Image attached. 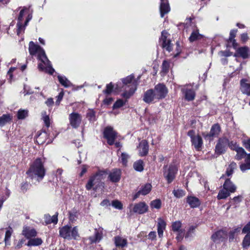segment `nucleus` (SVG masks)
Segmentation results:
<instances>
[{
    "label": "nucleus",
    "instance_id": "1",
    "mask_svg": "<svg viewBox=\"0 0 250 250\" xmlns=\"http://www.w3.org/2000/svg\"><path fill=\"white\" fill-rule=\"evenodd\" d=\"M29 51L31 55L37 54L38 59L40 61L38 64V68L40 71H44L52 75L55 71L51 62L48 59L44 50L39 45L30 42L29 44Z\"/></svg>",
    "mask_w": 250,
    "mask_h": 250
},
{
    "label": "nucleus",
    "instance_id": "2",
    "mask_svg": "<svg viewBox=\"0 0 250 250\" xmlns=\"http://www.w3.org/2000/svg\"><path fill=\"white\" fill-rule=\"evenodd\" d=\"M26 174L32 179H35L38 182L42 180L45 174V169L42 160L41 158L36 159L31 165Z\"/></svg>",
    "mask_w": 250,
    "mask_h": 250
},
{
    "label": "nucleus",
    "instance_id": "3",
    "mask_svg": "<svg viewBox=\"0 0 250 250\" xmlns=\"http://www.w3.org/2000/svg\"><path fill=\"white\" fill-rule=\"evenodd\" d=\"M106 175L104 171H99L91 176L86 185V189L89 190L93 188V190L96 191L99 188H103L104 184L102 181L105 178Z\"/></svg>",
    "mask_w": 250,
    "mask_h": 250
},
{
    "label": "nucleus",
    "instance_id": "4",
    "mask_svg": "<svg viewBox=\"0 0 250 250\" xmlns=\"http://www.w3.org/2000/svg\"><path fill=\"white\" fill-rule=\"evenodd\" d=\"M122 81L125 89V91L122 94V96L126 99H128L136 90L137 82L134 80V77L132 75L123 79Z\"/></svg>",
    "mask_w": 250,
    "mask_h": 250
},
{
    "label": "nucleus",
    "instance_id": "5",
    "mask_svg": "<svg viewBox=\"0 0 250 250\" xmlns=\"http://www.w3.org/2000/svg\"><path fill=\"white\" fill-rule=\"evenodd\" d=\"M59 232L61 237L68 240L72 239L77 240L80 237L77 227L72 228L68 226H65L60 229Z\"/></svg>",
    "mask_w": 250,
    "mask_h": 250
},
{
    "label": "nucleus",
    "instance_id": "6",
    "mask_svg": "<svg viewBox=\"0 0 250 250\" xmlns=\"http://www.w3.org/2000/svg\"><path fill=\"white\" fill-rule=\"evenodd\" d=\"M153 90L158 101L165 98L168 93L167 87L163 83L156 85Z\"/></svg>",
    "mask_w": 250,
    "mask_h": 250
},
{
    "label": "nucleus",
    "instance_id": "7",
    "mask_svg": "<svg viewBox=\"0 0 250 250\" xmlns=\"http://www.w3.org/2000/svg\"><path fill=\"white\" fill-rule=\"evenodd\" d=\"M104 135L109 145H112L114 144L115 140L117 137V133L113 130L112 127H106L104 129Z\"/></svg>",
    "mask_w": 250,
    "mask_h": 250
},
{
    "label": "nucleus",
    "instance_id": "8",
    "mask_svg": "<svg viewBox=\"0 0 250 250\" xmlns=\"http://www.w3.org/2000/svg\"><path fill=\"white\" fill-rule=\"evenodd\" d=\"M188 135L191 139L192 145L197 150H199L203 145L202 138L199 135H196L195 132L191 130L188 133Z\"/></svg>",
    "mask_w": 250,
    "mask_h": 250
},
{
    "label": "nucleus",
    "instance_id": "9",
    "mask_svg": "<svg viewBox=\"0 0 250 250\" xmlns=\"http://www.w3.org/2000/svg\"><path fill=\"white\" fill-rule=\"evenodd\" d=\"M164 175L167 180L168 183H171L175 178V174L177 171V167L173 165H170L168 168L167 167H164Z\"/></svg>",
    "mask_w": 250,
    "mask_h": 250
},
{
    "label": "nucleus",
    "instance_id": "10",
    "mask_svg": "<svg viewBox=\"0 0 250 250\" xmlns=\"http://www.w3.org/2000/svg\"><path fill=\"white\" fill-rule=\"evenodd\" d=\"M229 147L231 149L235 150L236 152L237 153L235 156L236 160H241L245 156H246L247 155L244 149L241 147H239L237 144L233 141L230 142Z\"/></svg>",
    "mask_w": 250,
    "mask_h": 250
},
{
    "label": "nucleus",
    "instance_id": "11",
    "mask_svg": "<svg viewBox=\"0 0 250 250\" xmlns=\"http://www.w3.org/2000/svg\"><path fill=\"white\" fill-rule=\"evenodd\" d=\"M229 143L227 138H220L215 147V153L218 155L224 153L226 150L227 146H229Z\"/></svg>",
    "mask_w": 250,
    "mask_h": 250
},
{
    "label": "nucleus",
    "instance_id": "12",
    "mask_svg": "<svg viewBox=\"0 0 250 250\" xmlns=\"http://www.w3.org/2000/svg\"><path fill=\"white\" fill-rule=\"evenodd\" d=\"M70 125L73 128H78L82 122V117L81 114L77 112H72L69 115Z\"/></svg>",
    "mask_w": 250,
    "mask_h": 250
},
{
    "label": "nucleus",
    "instance_id": "13",
    "mask_svg": "<svg viewBox=\"0 0 250 250\" xmlns=\"http://www.w3.org/2000/svg\"><path fill=\"white\" fill-rule=\"evenodd\" d=\"M240 90L242 94L250 96V78H242L240 81Z\"/></svg>",
    "mask_w": 250,
    "mask_h": 250
},
{
    "label": "nucleus",
    "instance_id": "14",
    "mask_svg": "<svg viewBox=\"0 0 250 250\" xmlns=\"http://www.w3.org/2000/svg\"><path fill=\"white\" fill-rule=\"evenodd\" d=\"M143 101L148 104L154 103L158 101L155 96L153 89H149L145 91L143 96Z\"/></svg>",
    "mask_w": 250,
    "mask_h": 250
},
{
    "label": "nucleus",
    "instance_id": "15",
    "mask_svg": "<svg viewBox=\"0 0 250 250\" xmlns=\"http://www.w3.org/2000/svg\"><path fill=\"white\" fill-rule=\"evenodd\" d=\"M182 91L184 95L185 99L188 101H191L194 99L195 92L190 85H186L182 88Z\"/></svg>",
    "mask_w": 250,
    "mask_h": 250
},
{
    "label": "nucleus",
    "instance_id": "16",
    "mask_svg": "<svg viewBox=\"0 0 250 250\" xmlns=\"http://www.w3.org/2000/svg\"><path fill=\"white\" fill-rule=\"evenodd\" d=\"M148 206L144 202H140L135 204L133 208V211L134 213L142 214L145 213L148 211Z\"/></svg>",
    "mask_w": 250,
    "mask_h": 250
},
{
    "label": "nucleus",
    "instance_id": "17",
    "mask_svg": "<svg viewBox=\"0 0 250 250\" xmlns=\"http://www.w3.org/2000/svg\"><path fill=\"white\" fill-rule=\"evenodd\" d=\"M167 36L168 33L166 31H162L160 41L162 42V47L168 52H170L172 50V44L170 43V41L167 39Z\"/></svg>",
    "mask_w": 250,
    "mask_h": 250
},
{
    "label": "nucleus",
    "instance_id": "18",
    "mask_svg": "<svg viewBox=\"0 0 250 250\" xmlns=\"http://www.w3.org/2000/svg\"><path fill=\"white\" fill-rule=\"evenodd\" d=\"M151 185L147 183L141 187L139 190L134 195L133 200H135L140 195H146L151 191Z\"/></svg>",
    "mask_w": 250,
    "mask_h": 250
},
{
    "label": "nucleus",
    "instance_id": "19",
    "mask_svg": "<svg viewBox=\"0 0 250 250\" xmlns=\"http://www.w3.org/2000/svg\"><path fill=\"white\" fill-rule=\"evenodd\" d=\"M227 237V234L226 232L222 230H220L212 235L211 239L215 243H220L225 240Z\"/></svg>",
    "mask_w": 250,
    "mask_h": 250
},
{
    "label": "nucleus",
    "instance_id": "20",
    "mask_svg": "<svg viewBox=\"0 0 250 250\" xmlns=\"http://www.w3.org/2000/svg\"><path fill=\"white\" fill-rule=\"evenodd\" d=\"M22 234L27 239H30L32 237H35L37 232L36 230L30 227L24 226L23 228Z\"/></svg>",
    "mask_w": 250,
    "mask_h": 250
},
{
    "label": "nucleus",
    "instance_id": "21",
    "mask_svg": "<svg viewBox=\"0 0 250 250\" xmlns=\"http://www.w3.org/2000/svg\"><path fill=\"white\" fill-rule=\"evenodd\" d=\"M28 10L26 8H24L22 9L20 12L18 17V22L17 23V34L20 35L21 33L23 32L25 29V26H23L22 24V21L23 19V17L24 16V13L25 11Z\"/></svg>",
    "mask_w": 250,
    "mask_h": 250
},
{
    "label": "nucleus",
    "instance_id": "22",
    "mask_svg": "<svg viewBox=\"0 0 250 250\" xmlns=\"http://www.w3.org/2000/svg\"><path fill=\"white\" fill-rule=\"evenodd\" d=\"M170 7L167 0H161L160 11L161 17L163 18L164 15L170 11Z\"/></svg>",
    "mask_w": 250,
    "mask_h": 250
},
{
    "label": "nucleus",
    "instance_id": "23",
    "mask_svg": "<svg viewBox=\"0 0 250 250\" xmlns=\"http://www.w3.org/2000/svg\"><path fill=\"white\" fill-rule=\"evenodd\" d=\"M121 171L119 169H114L109 174L108 177L112 182H118L121 178Z\"/></svg>",
    "mask_w": 250,
    "mask_h": 250
},
{
    "label": "nucleus",
    "instance_id": "24",
    "mask_svg": "<svg viewBox=\"0 0 250 250\" xmlns=\"http://www.w3.org/2000/svg\"><path fill=\"white\" fill-rule=\"evenodd\" d=\"M139 154L141 156L146 155L148 153V145L146 140H142L140 142L138 146Z\"/></svg>",
    "mask_w": 250,
    "mask_h": 250
},
{
    "label": "nucleus",
    "instance_id": "25",
    "mask_svg": "<svg viewBox=\"0 0 250 250\" xmlns=\"http://www.w3.org/2000/svg\"><path fill=\"white\" fill-rule=\"evenodd\" d=\"M166 223L161 218L158 219V224H157V232L158 236L160 238H162L163 236V232L164 230L166 229Z\"/></svg>",
    "mask_w": 250,
    "mask_h": 250
},
{
    "label": "nucleus",
    "instance_id": "26",
    "mask_svg": "<svg viewBox=\"0 0 250 250\" xmlns=\"http://www.w3.org/2000/svg\"><path fill=\"white\" fill-rule=\"evenodd\" d=\"M220 131V126L218 124L214 125L211 128L209 133L205 136L206 139H210V137L217 136Z\"/></svg>",
    "mask_w": 250,
    "mask_h": 250
},
{
    "label": "nucleus",
    "instance_id": "27",
    "mask_svg": "<svg viewBox=\"0 0 250 250\" xmlns=\"http://www.w3.org/2000/svg\"><path fill=\"white\" fill-rule=\"evenodd\" d=\"M223 188L230 193H234L237 188L236 186L229 179L226 180L223 185Z\"/></svg>",
    "mask_w": 250,
    "mask_h": 250
},
{
    "label": "nucleus",
    "instance_id": "28",
    "mask_svg": "<svg viewBox=\"0 0 250 250\" xmlns=\"http://www.w3.org/2000/svg\"><path fill=\"white\" fill-rule=\"evenodd\" d=\"M187 201L192 208H197L201 204L199 199L194 196H188L187 198Z\"/></svg>",
    "mask_w": 250,
    "mask_h": 250
},
{
    "label": "nucleus",
    "instance_id": "29",
    "mask_svg": "<svg viewBox=\"0 0 250 250\" xmlns=\"http://www.w3.org/2000/svg\"><path fill=\"white\" fill-rule=\"evenodd\" d=\"M237 52L243 59L247 58L250 56V50L247 47H242L238 48Z\"/></svg>",
    "mask_w": 250,
    "mask_h": 250
},
{
    "label": "nucleus",
    "instance_id": "30",
    "mask_svg": "<svg viewBox=\"0 0 250 250\" xmlns=\"http://www.w3.org/2000/svg\"><path fill=\"white\" fill-rule=\"evenodd\" d=\"M114 240L117 247L123 248L127 245V242L125 238L118 236L115 237Z\"/></svg>",
    "mask_w": 250,
    "mask_h": 250
},
{
    "label": "nucleus",
    "instance_id": "31",
    "mask_svg": "<svg viewBox=\"0 0 250 250\" xmlns=\"http://www.w3.org/2000/svg\"><path fill=\"white\" fill-rule=\"evenodd\" d=\"M245 163H242L240 166V168L243 172L247 170L250 169V154L247 155L245 159Z\"/></svg>",
    "mask_w": 250,
    "mask_h": 250
},
{
    "label": "nucleus",
    "instance_id": "32",
    "mask_svg": "<svg viewBox=\"0 0 250 250\" xmlns=\"http://www.w3.org/2000/svg\"><path fill=\"white\" fill-rule=\"evenodd\" d=\"M102 238V234L96 229H95L94 234L93 236H90L88 239L91 244L99 242Z\"/></svg>",
    "mask_w": 250,
    "mask_h": 250
},
{
    "label": "nucleus",
    "instance_id": "33",
    "mask_svg": "<svg viewBox=\"0 0 250 250\" xmlns=\"http://www.w3.org/2000/svg\"><path fill=\"white\" fill-rule=\"evenodd\" d=\"M203 38V35L199 32L198 29L193 30L189 37L190 42H193L196 40H200Z\"/></svg>",
    "mask_w": 250,
    "mask_h": 250
},
{
    "label": "nucleus",
    "instance_id": "34",
    "mask_svg": "<svg viewBox=\"0 0 250 250\" xmlns=\"http://www.w3.org/2000/svg\"><path fill=\"white\" fill-rule=\"evenodd\" d=\"M12 119V116L9 114H3L0 117V126L4 125L7 123H10Z\"/></svg>",
    "mask_w": 250,
    "mask_h": 250
},
{
    "label": "nucleus",
    "instance_id": "35",
    "mask_svg": "<svg viewBox=\"0 0 250 250\" xmlns=\"http://www.w3.org/2000/svg\"><path fill=\"white\" fill-rule=\"evenodd\" d=\"M58 79L60 83L65 87H69L72 85L71 83L64 76L58 75Z\"/></svg>",
    "mask_w": 250,
    "mask_h": 250
},
{
    "label": "nucleus",
    "instance_id": "36",
    "mask_svg": "<svg viewBox=\"0 0 250 250\" xmlns=\"http://www.w3.org/2000/svg\"><path fill=\"white\" fill-rule=\"evenodd\" d=\"M42 243V241L40 238H31L26 245L28 247L38 246L41 245Z\"/></svg>",
    "mask_w": 250,
    "mask_h": 250
},
{
    "label": "nucleus",
    "instance_id": "37",
    "mask_svg": "<svg viewBox=\"0 0 250 250\" xmlns=\"http://www.w3.org/2000/svg\"><path fill=\"white\" fill-rule=\"evenodd\" d=\"M236 32L237 30H232L230 31L229 34V37L228 41L229 43H232V45L234 48H235L237 46V43L236 42V41L234 39V38L236 34Z\"/></svg>",
    "mask_w": 250,
    "mask_h": 250
},
{
    "label": "nucleus",
    "instance_id": "38",
    "mask_svg": "<svg viewBox=\"0 0 250 250\" xmlns=\"http://www.w3.org/2000/svg\"><path fill=\"white\" fill-rule=\"evenodd\" d=\"M240 227H238L231 230L229 233V241L230 242L234 241V240L235 239L236 236L238 235V233L240 231Z\"/></svg>",
    "mask_w": 250,
    "mask_h": 250
},
{
    "label": "nucleus",
    "instance_id": "39",
    "mask_svg": "<svg viewBox=\"0 0 250 250\" xmlns=\"http://www.w3.org/2000/svg\"><path fill=\"white\" fill-rule=\"evenodd\" d=\"M172 230L173 232H177L184 231L182 229V223L179 221H176L172 223L171 225Z\"/></svg>",
    "mask_w": 250,
    "mask_h": 250
},
{
    "label": "nucleus",
    "instance_id": "40",
    "mask_svg": "<svg viewBox=\"0 0 250 250\" xmlns=\"http://www.w3.org/2000/svg\"><path fill=\"white\" fill-rule=\"evenodd\" d=\"M230 194V193L227 190L225 189V188H223L218 193L217 195V198L219 200L226 199L228 197H229Z\"/></svg>",
    "mask_w": 250,
    "mask_h": 250
},
{
    "label": "nucleus",
    "instance_id": "41",
    "mask_svg": "<svg viewBox=\"0 0 250 250\" xmlns=\"http://www.w3.org/2000/svg\"><path fill=\"white\" fill-rule=\"evenodd\" d=\"M28 115V110L27 109H20L17 113V118L19 120L24 119Z\"/></svg>",
    "mask_w": 250,
    "mask_h": 250
},
{
    "label": "nucleus",
    "instance_id": "42",
    "mask_svg": "<svg viewBox=\"0 0 250 250\" xmlns=\"http://www.w3.org/2000/svg\"><path fill=\"white\" fill-rule=\"evenodd\" d=\"M13 232V230L12 228L8 227L6 229V231L5 232L4 241L6 245H7L9 240L10 239L11 236Z\"/></svg>",
    "mask_w": 250,
    "mask_h": 250
},
{
    "label": "nucleus",
    "instance_id": "43",
    "mask_svg": "<svg viewBox=\"0 0 250 250\" xmlns=\"http://www.w3.org/2000/svg\"><path fill=\"white\" fill-rule=\"evenodd\" d=\"M10 194V191L9 189L6 188L5 189V194H0V208L2 207L3 203L4 201L9 196Z\"/></svg>",
    "mask_w": 250,
    "mask_h": 250
},
{
    "label": "nucleus",
    "instance_id": "44",
    "mask_svg": "<svg viewBox=\"0 0 250 250\" xmlns=\"http://www.w3.org/2000/svg\"><path fill=\"white\" fill-rule=\"evenodd\" d=\"M42 119L43 120L45 125L47 127H49L50 125V120L49 116L46 114L45 111L42 112Z\"/></svg>",
    "mask_w": 250,
    "mask_h": 250
},
{
    "label": "nucleus",
    "instance_id": "45",
    "mask_svg": "<svg viewBox=\"0 0 250 250\" xmlns=\"http://www.w3.org/2000/svg\"><path fill=\"white\" fill-rule=\"evenodd\" d=\"M133 167L137 171H143L144 169L143 162L141 160H139L135 162L133 164Z\"/></svg>",
    "mask_w": 250,
    "mask_h": 250
},
{
    "label": "nucleus",
    "instance_id": "46",
    "mask_svg": "<svg viewBox=\"0 0 250 250\" xmlns=\"http://www.w3.org/2000/svg\"><path fill=\"white\" fill-rule=\"evenodd\" d=\"M150 206L151 208L159 209L161 207V202L159 199H155L151 202Z\"/></svg>",
    "mask_w": 250,
    "mask_h": 250
},
{
    "label": "nucleus",
    "instance_id": "47",
    "mask_svg": "<svg viewBox=\"0 0 250 250\" xmlns=\"http://www.w3.org/2000/svg\"><path fill=\"white\" fill-rule=\"evenodd\" d=\"M242 245L243 248L246 249L250 246V235H246L243 240Z\"/></svg>",
    "mask_w": 250,
    "mask_h": 250
},
{
    "label": "nucleus",
    "instance_id": "48",
    "mask_svg": "<svg viewBox=\"0 0 250 250\" xmlns=\"http://www.w3.org/2000/svg\"><path fill=\"white\" fill-rule=\"evenodd\" d=\"M173 193L175 197L178 198L182 197L185 195V191L181 189H174Z\"/></svg>",
    "mask_w": 250,
    "mask_h": 250
},
{
    "label": "nucleus",
    "instance_id": "49",
    "mask_svg": "<svg viewBox=\"0 0 250 250\" xmlns=\"http://www.w3.org/2000/svg\"><path fill=\"white\" fill-rule=\"evenodd\" d=\"M129 155L125 153H122L121 156V162L124 166H126L127 160L129 159Z\"/></svg>",
    "mask_w": 250,
    "mask_h": 250
},
{
    "label": "nucleus",
    "instance_id": "50",
    "mask_svg": "<svg viewBox=\"0 0 250 250\" xmlns=\"http://www.w3.org/2000/svg\"><path fill=\"white\" fill-rule=\"evenodd\" d=\"M113 85L111 83L107 84L106 86V89L104 90L103 92L107 95L111 94L113 91Z\"/></svg>",
    "mask_w": 250,
    "mask_h": 250
},
{
    "label": "nucleus",
    "instance_id": "51",
    "mask_svg": "<svg viewBox=\"0 0 250 250\" xmlns=\"http://www.w3.org/2000/svg\"><path fill=\"white\" fill-rule=\"evenodd\" d=\"M169 66V63L167 61H164L163 62V64H162V72L163 74H165L168 71Z\"/></svg>",
    "mask_w": 250,
    "mask_h": 250
},
{
    "label": "nucleus",
    "instance_id": "52",
    "mask_svg": "<svg viewBox=\"0 0 250 250\" xmlns=\"http://www.w3.org/2000/svg\"><path fill=\"white\" fill-rule=\"evenodd\" d=\"M87 117L88 120L91 122H94L95 120V113L93 110H89L87 113Z\"/></svg>",
    "mask_w": 250,
    "mask_h": 250
},
{
    "label": "nucleus",
    "instance_id": "53",
    "mask_svg": "<svg viewBox=\"0 0 250 250\" xmlns=\"http://www.w3.org/2000/svg\"><path fill=\"white\" fill-rule=\"evenodd\" d=\"M112 206L116 209H122L123 208V205L121 202L118 200H114L112 203Z\"/></svg>",
    "mask_w": 250,
    "mask_h": 250
},
{
    "label": "nucleus",
    "instance_id": "54",
    "mask_svg": "<svg viewBox=\"0 0 250 250\" xmlns=\"http://www.w3.org/2000/svg\"><path fill=\"white\" fill-rule=\"evenodd\" d=\"M242 233L250 235V222H249L242 229Z\"/></svg>",
    "mask_w": 250,
    "mask_h": 250
},
{
    "label": "nucleus",
    "instance_id": "55",
    "mask_svg": "<svg viewBox=\"0 0 250 250\" xmlns=\"http://www.w3.org/2000/svg\"><path fill=\"white\" fill-rule=\"evenodd\" d=\"M125 104V102L122 100H117L113 105V108H119Z\"/></svg>",
    "mask_w": 250,
    "mask_h": 250
},
{
    "label": "nucleus",
    "instance_id": "56",
    "mask_svg": "<svg viewBox=\"0 0 250 250\" xmlns=\"http://www.w3.org/2000/svg\"><path fill=\"white\" fill-rule=\"evenodd\" d=\"M242 201V196H238L234 197L232 199V201L231 202V204H232V202L234 203V204H238Z\"/></svg>",
    "mask_w": 250,
    "mask_h": 250
},
{
    "label": "nucleus",
    "instance_id": "57",
    "mask_svg": "<svg viewBox=\"0 0 250 250\" xmlns=\"http://www.w3.org/2000/svg\"><path fill=\"white\" fill-rule=\"evenodd\" d=\"M243 144L245 148L250 152V139L244 140Z\"/></svg>",
    "mask_w": 250,
    "mask_h": 250
},
{
    "label": "nucleus",
    "instance_id": "58",
    "mask_svg": "<svg viewBox=\"0 0 250 250\" xmlns=\"http://www.w3.org/2000/svg\"><path fill=\"white\" fill-rule=\"evenodd\" d=\"M156 237V233L155 231H151L149 232L148 235V238L149 239L151 240H155Z\"/></svg>",
    "mask_w": 250,
    "mask_h": 250
},
{
    "label": "nucleus",
    "instance_id": "59",
    "mask_svg": "<svg viewBox=\"0 0 250 250\" xmlns=\"http://www.w3.org/2000/svg\"><path fill=\"white\" fill-rule=\"evenodd\" d=\"M63 96V92H61L59 93V95L57 97V99L56 100V103L57 105H59L60 104V103L61 101V100H62Z\"/></svg>",
    "mask_w": 250,
    "mask_h": 250
},
{
    "label": "nucleus",
    "instance_id": "60",
    "mask_svg": "<svg viewBox=\"0 0 250 250\" xmlns=\"http://www.w3.org/2000/svg\"><path fill=\"white\" fill-rule=\"evenodd\" d=\"M177 236L176 238L178 241H180L182 240L184 235V231L177 232Z\"/></svg>",
    "mask_w": 250,
    "mask_h": 250
},
{
    "label": "nucleus",
    "instance_id": "61",
    "mask_svg": "<svg viewBox=\"0 0 250 250\" xmlns=\"http://www.w3.org/2000/svg\"><path fill=\"white\" fill-rule=\"evenodd\" d=\"M30 185L27 183H24L21 185V189L22 191H26V190L30 187Z\"/></svg>",
    "mask_w": 250,
    "mask_h": 250
},
{
    "label": "nucleus",
    "instance_id": "62",
    "mask_svg": "<svg viewBox=\"0 0 250 250\" xmlns=\"http://www.w3.org/2000/svg\"><path fill=\"white\" fill-rule=\"evenodd\" d=\"M45 104L49 107L52 106L54 104L53 99L51 98H48L46 101Z\"/></svg>",
    "mask_w": 250,
    "mask_h": 250
},
{
    "label": "nucleus",
    "instance_id": "63",
    "mask_svg": "<svg viewBox=\"0 0 250 250\" xmlns=\"http://www.w3.org/2000/svg\"><path fill=\"white\" fill-rule=\"evenodd\" d=\"M50 223H55V224H57V223L58 222V215L57 214H55V215H53L51 217V219H50Z\"/></svg>",
    "mask_w": 250,
    "mask_h": 250
},
{
    "label": "nucleus",
    "instance_id": "64",
    "mask_svg": "<svg viewBox=\"0 0 250 250\" xmlns=\"http://www.w3.org/2000/svg\"><path fill=\"white\" fill-rule=\"evenodd\" d=\"M241 41L243 42H246L248 39V36L247 34L243 33L241 36Z\"/></svg>",
    "mask_w": 250,
    "mask_h": 250
}]
</instances>
